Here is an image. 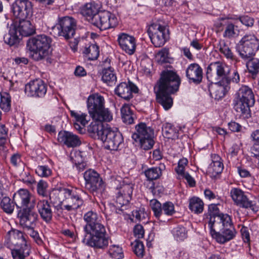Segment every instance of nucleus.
I'll use <instances>...</instances> for the list:
<instances>
[{"mask_svg": "<svg viewBox=\"0 0 259 259\" xmlns=\"http://www.w3.org/2000/svg\"><path fill=\"white\" fill-rule=\"evenodd\" d=\"M147 32L152 43L155 47L162 46L168 39V30L165 26L158 23L151 24Z\"/></svg>", "mask_w": 259, "mask_h": 259, "instance_id": "9b49d317", "label": "nucleus"}, {"mask_svg": "<svg viewBox=\"0 0 259 259\" xmlns=\"http://www.w3.org/2000/svg\"><path fill=\"white\" fill-rule=\"evenodd\" d=\"M93 122L96 123H101L103 122H110L113 119V114L111 111L105 106L101 108L99 110L90 115Z\"/></svg>", "mask_w": 259, "mask_h": 259, "instance_id": "c85d7f7f", "label": "nucleus"}, {"mask_svg": "<svg viewBox=\"0 0 259 259\" xmlns=\"http://www.w3.org/2000/svg\"><path fill=\"white\" fill-rule=\"evenodd\" d=\"M22 37L17 31L13 28L11 25L9 32L6 34L4 36V40L5 42L10 46L18 44Z\"/></svg>", "mask_w": 259, "mask_h": 259, "instance_id": "2f4dec72", "label": "nucleus"}, {"mask_svg": "<svg viewBox=\"0 0 259 259\" xmlns=\"http://www.w3.org/2000/svg\"><path fill=\"white\" fill-rule=\"evenodd\" d=\"M117 41L120 48L128 55H133L136 48L135 38L127 33H121L118 35Z\"/></svg>", "mask_w": 259, "mask_h": 259, "instance_id": "412c9836", "label": "nucleus"}, {"mask_svg": "<svg viewBox=\"0 0 259 259\" xmlns=\"http://www.w3.org/2000/svg\"><path fill=\"white\" fill-rule=\"evenodd\" d=\"M145 175L149 180H156L161 175V168L155 167L149 168L145 171Z\"/></svg>", "mask_w": 259, "mask_h": 259, "instance_id": "49530a36", "label": "nucleus"}, {"mask_svg": "<svg viewBox=\"0 0 259 259\" xmlns=\"http://www.w3.org/2000/svg\"><path fill=\"white\" fill-rule=\"evenodd\" d=\"M229 129L233 132L240 131L241 126L236 122H231L228 123Z\"/></svg>", "mask_w": 259, "mask_h": 259, "instance_id": "774afa93", "label": "nucleus"}, {"mask_svg": "<svg viewBox=\"0 0 259 259\" xmlns=\"http://www.w3.org/2000/svg\"><path fill=\"white\" fill-rule=\"evenodd\" d=\"M150 205L154 212V216L161 222H164L162 216V205L156 199H152L150 201Z\"/></svg>", "mask_w": 259, "mask_h": 259, "instance_id": "58836bf2", "label": "nucleus"}, {"mask_svg": "<svg viewBox=\"0 0 259 259\" xmlns=\"http://www.w3.org/2000/svg\"><path fill=\"white\" fill-rule=\"evenodd\" d=\"M116 182H119V186H117L116 187L117 189L119 190L118 193L126 197L127 198H132L134 185L130 183L127 180H122L120 177H118V179L114 181L115 184H116Z\"/></svg>", "mask_w": 259, "mask_h": 259, "instance_id": "7c9ffc66", "label": "nucleus"}, {"mask_svg": "<svg viewBox=\"0 0 259 259\" xmlns=\"http://www.w3.org/2000/svg\"><path fill=\"white\" fill-rule=\"evenodd\" d=\"M34 227L26 228L27 233L32 237L34 241L39 245H41L43 243V241L39 236L38 233L34 230Z\"/></svg>", "mask_w": 259, "mask_h": 259, "instance_id": "13d9d810", "label": "nucleus"}, {"mask_svg": "<svg viewBox=\"0 0 259 259\" xmlns=\"http://www.w3.org/2000/svg\"><path fill=\"white\" fill-rule=\"evenodd\" d=\"M218 204H211L208 206V211L209 212V221L210 220L211 217L217 218L218 217L224 214V213H220L219 209L218 206Z\"/></svg>", "mask_w": 259, "mask_h": 259, "instance_id": "052dcab7", "label": "nucleus"}, {"mask_svg": "<svg viewBox=\"0 0 259 259\" xmlns=\"http://www.w3.org/2000/svg\"><path fill=\"white\" fill-rule=\"evenodd\" d=\"M91 23L100 30H106L115 27L117 19L115 15L108 11H100L93 17Z\"/></svg>", "mask_w": 259, "mask_h": 259, "instance_id": "ddd939ff", "label": "nucleus"}, {"mask_svg": "<svg viewBox=\"0 0 259 259\" xmlns=\"http://www.w3.org/2000/svg\"><path fill=\"white\" fill-rule=\"evenodd\" d=\"M202 69L197 63H192L187 67L186 71V77L190 82L199 84L202 79Z\"/></svg>", "mask_w": 259, "mask_h": 259, "instance_id": "b1692460", "label": "nucleus"}, {"mask_svg": "<svg viewBox=\"0 0 259 259\" xmlns=\"http://www.w3.org/2000/svg\"><path fill=\"white\" fill-rule=\"evenodd\" d=\"M8 131L5 125L0 124V146H4L6 143Z\"/></svg>", "mask_w": 259, "mask_h": 259, "instance_id": "680f3d73", "label": "nucleus"}, {"mask_svg": "<svg viewBox=\"0 0 259 259\" xmlns=\"http://www.w3.org/2000/svg\"><path fill=\"white\" fill-rule=\"evenodd\" d=\"M230 195L237 205L245 208H249L254 212L258 211V206L253 201L249 200L241 189H232L230 191Z\"/></svg>", "mask_w": 259, "mask_h": 259, "instance_id": "a211bd4d", "label": "nucleus"}, {"mask_svg": "<svg viewBox=\"0 0 259 259\" xmlns=\"http://www.w3.org/2000/svg\"><path fill=\"white\" fill-rule=\"evenodd\" d=\"M162 216L164 218V215L170 217L175 212L174 204L170 201H167L163 203L162 208Z\"/></svg>", "mask_w": 259, "mask_h": 259, "instance_id": "09e8293b", "label": "nucleus"}, {"mask_svg": "<svg viewBox=\"0 0 259 259\" xmlns=\"http://www.w3.org/2000/svg\"><path fill=\"white\" fill-rule=\"evenodd\" d=\"M71 116L74 118V128L80 133L83 134L85 132V126L90 121V117L84 113L80 111H71Z\"/></svg>", "mask_w": 259, "mask_h": 259, "instance_id": "bb28decb", "label": "nucleus"}, {"mask_svg": "<svg viewBox=\"0 0 259 259\" xmlns=\"http://www.w3.org/2000/svg\"><path fill=\"white\" fill-rule=\"evenodd\" d=\"M83 220L86 224L83 226V243L95 248L107 247L108 238L106 236V230L102 224L101 217L96 211L90 210L84 214Z\"/></svg>", "mask_w": 259, "mask_h": 259, "instance_id": "f03ea898", "label": "nucleus"}, {"mask_svg": "<svg viewBox=\"0 0 259 259\" xmlns=\"http://www.w3.org/2000/svg\"><path fill=\"white\" fill-rule=\"evenodd\" d=\"M6 238L7 243L15 247L30 246L27 240V235L18 230L12 229L7 233Z\"/></svg>", "mask_w": 259, "mask_h": 259, "instance_id": "aec40b11", "label": "nucleus"}, {"mask_svg": "<svg viewBox=\"0 0 259 259\" xmlns=\"http://www.w3.org/2000/svg\"><path fill=\"white\" fill-rule=\"evenodd\" d=\"M36 207L41 218L47 223L50 222L52 219L53 211L48 201L39 200L37 203Z\"/></svg>", "mask_w": 259, "mask_h": 259, "instance_id": "cd10ccee", "label": "nucleus"}, {"mask_svg": "<svg viewBox=\"0 0 259 259\" xmlns=\"http://www.w3.org/2000/svg\"><path fill=\"white\" fill-rule=\"evenodd\" d=\"M208 227L211 237L220 244L233 239L236 234L231 218L228 214L211 217L208 221Z\"/></svg>", "mask_w": 259, "mask_h": 259, "instance_id": "39448f33", "label": "nucleus"}, {"mask_svg": "<svg viewBox=\"0 0 259 259\" xmlns=\"http://www.w3.org/2000/svg\"><path fill=\"white\" fill-rule=\"evenodd\" d=\"M189 208L195 213L202 212L204 208L203 201L197 197H193L189 200Z\"/></svg>", "mask_w": 259, "mask_h": 259, "instance_id": "c9c22d12", "label": "nucleus"}, {"mask_svg": "<svg viewBox=\"0 0 259 259\" xmlns=\"http://www.w3.org/2000/svg\"><path fill=\"white\" fill-rule=\"evenodd\" d=\"M246 63L248 72L252 76H256L259 73V59L251 58Z\"/></svg>", "mask_w": 259, "mask_h": 259, "instance_id": "79ce46f5", "label": "nucleus"}, {"mask_svg": "<svg viewBox=\"0 0 259 259\" xmlns=\"http://www.w3.org/2000/svg\"><path fill=\"white\" fill-rule=\"evenodd\" d=\"M12 10L16 18L26 19L32 15V3L28 0H16L12 5Z\"/></svg>", "mask_w": 259, "mask_h": 259, "instance_id": "dca6fc26", "label": "nucleus"}, {"mask_svg": "<svg viewBox=\"0 0 259 259\" xmlns=\"http://www.w3.org/2000/svg\"><path fill=\"white\" fill-rule=\"evenodd\" d=\"M82 193V190L77 188H56L50 191L49 198L53 203L58 204L56 207L58 211L63 210L60 204L64 201H66V204L64 205V209L71 211L83 205V201L81 198Z\"/></svg>", "mask_w": 259, "mask_h": 259, "instance_id": "20e7f679", "label": "nucleus"}, {"mask_svg": "<svg viewBox=\"0 0 259 259\" xmlns=\"http://www.w3.org/2000/svg\"><path fill=\"white\" fill-rule=\"evenodd\" d=\"M88 130L92 137L100 139L107 149L117 150L122 144L123 140L120 132L107 125L105 126L101 123L91 122Z\"/></svg>", "mask_w": 259, "mask_h": 259, "instance_id": "423d86ee", "label": "nucleus"}, {"mask_svg": "<svg viewBox=\"0 0 259 259\" xmlns=\"http://www.w3.org/2000/svg\"><path fill=\"white\" fill-rule=\"evenodd\" d=\"M131 198L124 196L118 192L116 198V205L117 207H122L127 204Z\"/></svg>", "mask_w": 259, "mask_h": 259, "instance_id": "bf43d9fd", "label": "nucleus"}, {"mask_svg": "<svg viewBox=\"0 0 259 259\" xmlns=\"http://www.w3.org/2000/svg\"><path fill=\"white\" fill-rule=\"evenodd\" d=\"M52 39L46 35H39L30 38L27 42L29 56L35 61H40L49 55Z\"/></svg>", "mask_w": 259, "mask_h": 259, "instance_id": "0eeeda50", "label": "nucleus"}, {"mask_svg": "<svg viewBox=\"0 0 259 259\" xmlns=\"http://www.w3.org/2000/svg\"><path fill=\"white\" fill-rule=\"evenodd\" d=\"M163 136L167 138L175 139L178 138V132L169 123L166 124L162 128Z\"/></svg>", "mask_w": 259, "mask_h": 259, "instance_id": "c03bdc74", "label": "nucleus"}, {"mask_svg": "<svg viewBox=\"0 0 259 259\" xmlns=\"http://www.w3.org/2000/svg\"><path fill=\"white\" fill-rule=\"evenodd\" d=\"M258 49L259 39L251 34L245 35L237 46V51L239 56L244 60L252 58Z\"/></svg>", "mask_w": 259, "mask_h": 259, "instance_id": "1a4fd4ad", "label": "nucleus"}, {"mask_svg": "<svg viewBox=\"0 0 259 259\" xmlns=\"http://www.w3.org/2000/svg\"><path fill=\"white\" fill-rule=\"evenodd\" d=\"M239 20L243 25L246 26H252L254 23L253 19L248 16L240 17Z\"/></svg>", "mask_w": 259, "mask_h": 259, "instance_id": "0e129e2a", "label": "nucleus"}, {"mask_svg": "<svg viewBox=\"0 0 259 259\" xmlns=\"http://www.w3.org/2000/svg\"><path fill=\"white\" fill-rule=\"evenodd\" d=\"M133 215L137 220L141 221L145 218L146 216H147V213L144 212L143 210H136L133 211Z\"/></svg>", "mask_w": 259, "mask_h": 259, "instance_id": "69168bd1", "label": "nucleus"}, {"mask_svg": "<svg viewBox=\"0 0 259 259\" xmlns=\"http://www.w3.org/2000/svg\"><path fill=\"white\" fill-rule=\"evenodd\" d=\"M20 224L24 228L34 227L38 220V214L34 208L26 207L20 209L18 213Z\"/></svg>", "mask_w": 259, "mask_h": 259, "instance_id": "f3484780", "label": "nucleus"}, {"mask_svg": "<svg viewBox=\"0 0 259 259\" xmlns=\"http://www.w3.org/2000/svg\"><path fill=\"white\" fill-rule=\"evenodd\" d=\"M206 77L209 82L214 83L209 91L215 100H220L225 96L230 89L229 84L231 82L237 83L240 81L237 71L234 70L231 74L229 66L220 61L212 62L209 65Z\"/></svg>", "mask_w": 259, "mask_h": 259, "instance_id": "f257e3e1", "label": "nucleus"}, {"mask_svg": "<svg viewBox=\"0 0 259 259\" xmlns=\"http://www.w3.org/2000/svg\"><path fill=\"white\" fill-rule=\"evenodd\" d=\"M181 83L178 75L171 71H164L161 74V77L154 87L157 102L167 110L170 109L173 104L171 94L177 92Z\"/></svg>", "mask_w": 259, "mask_h": 259, "instance_id": "7ed1b4c3", "label": "nucleus"}, {"mask_svg": "<svg viewBox=\"0 0 259 259\" xmlns=\"http://www.w3.org/2000/svg\"><path fill=\"white\" fill-rule=\"evenodd\" d=\"M11 162L15 166H17L21 163L20 155L18 154H14L11 158Z\"/></svg>", "mask_w": 259, "mask_h": 259, "instance_id": "338daca9", "label": "nucleus"}, {"mask_svg": "<svg viewBox=\"0 0 259 259\" xmlns=\"http://www.w3.org/2000/svg\"><path fill=\"white\" fill-rule=\"evenodd\" d=\"M235 35V25L231 22H227L224 29L223 37L227 38H231L234 37Z\"/></svg>", "mask_w": 259, "mask_h": 259, "instance_id": "603ef678", "label": "nucleus"}, {"mask_svg": "<svg viewBox=\"0 0 259 259\" xmlns=\"http://www.w3.org/2000/svg\"><path fill=\"white\" fill-rule=\"evenodd\" d=\"M136 132L133 135V139L143 149L148 150L151 149L154 144V130L147 126L145 123L141 122L136 126Z\"/></svg>", "mask_w": 259, "mask_h": 259, "instance_id": "9d476101", "label": "nucleus"}, {"mask_svg": "<svg viewBox=\"0 0 259 259\" xmlns=\"http://www.w3.org/2000/svg\"><path fill=\"white\" fill-rule=\"evenodd\" d=\"M83 54L88 60H95L99 55V48L96 44H91L85 48Z\"/></svg>", "mask_w": 259, "mask_h": 259, "instance_id": "f704fd0d", "label": "nucleus"}, {"mask_svg": "<svg viewBox=\"0 0 259 259\" xmlns=\"http://www.w3.org/2000/svg\"><path fill=\"white\" fill-rule=\"evenodd\" d=\"M25 92L31 97H42L46 94L47 85L42 80L36 79L26 84Z\"/></svg>", "mask_w": 259, "mask_h": 259, "instance_id": "6ab92c4d", "label": "nucleus"}, {"mask_svg": "<svg viewBox=\"0 0 259 259\" xmlns=\"http://www.w3.org/2000/svg\"><path fill=\"white\" fill-rule=\"evenodd\" d=\"M135 236L138 238H142L144 235V230L143 226L141 225H137L134 228Z\"/></svg>", "mask_w": 259, "mask_h": 259, "instance_id": "e2e57ef3", "label": "nucleus"}, {"mask_svg": "<svg viewBox=\"0 0 259 259\" xmlns=\"http://www.w3.org/2000/svg\"><path fill=\"white\" fill-rule=\"evenodd\" d=\"M211 160L212 162L208 167L207 171L212 176L215 177L222 172L224 165L222 158L217 154H214L211 155Z\"/></svg>", "mask_w": 259, "mask_h": 259, "instance_id": "c756f323", "label": "nucleus"}, {"mask_svg": "<svg viewBox=\"0 0 259 259\" xmlns=\"http://www.w3.org/2000/svg\"><path fill=\"white\" fill-rule=\"evenodd\" d=\"M218 47L220 52L227 59L232 61H236V57L224 39H220Z\"/></svg>", "mask_w": 259, "mask_h": 259, "instance_id": "e433bc0d", "label": "nucleus"}, {"mask_svg": "<svg viewBox=\"0 0 259 259\" xmlns=\"http://www.w3.org/2000/svg\"><path fill=\"white\" fill-rule=\"evenodd\" d=\"M58 141L68 147H75L81 144V141L78 136L72 133L65 131L59 133Z\"/></svg>", "mask_w": 259, "mask_h": 259, "instance_id": "393cba45", "label": "nucleus"}, {"mask_svg": "<svg viewBox=\"0 0 259 259\" xmlns=\"http://www.w3.org/2000/svg\"><path fill=\"white\" fill-rule=\"evenodd\" d=\"M11 25L21 37L28 36L35 32L34 26L30 21L26 19H19V21L14 22Z\"/></svg>", "mask_w": 259, "mask_h": 259, "instance_id": "5701e85b", "label": "nucleus"}, {"mask_svg": "<svg viewBox=\"0 0 259 259\" xmlns=\"http://www.w3.org/2000/svg\"><path fill=\"white\" fill-rule=\"evenodd\" d=\"M71 158L72 159L73 162L75 164L77 169L79 171L82 170L84 169V164L81 162L82 158L80 152H75L74 153H71Z\"/></svg>", "mask_w": 259, "mask_h": 259, "instance_id": "864d4df0", "label": "nucleus"}, {"mask_svg": "<svg viewBox=\"0 0 259 259\" xmlns=\"http://www.w3.org/2000/svg\"><path fill=\"white\" fill-rule=\"evenodd\" d=\"M251 137L252 140L255 142L251 148V153L253 154L254 157L258 159L257 164L259 167V130L253 131L251 134Z\"/></svg>", "mask_w": 259, "mask_h": 259, "instance_id": "ea45409f", "label": "nucleus"}, {"mask_svg": "<svg viewBox=\"0 0 259 259\" xmlns=\"http://www.w3.org/2000/svg\"><path fill=\"white\" fill-rule=\"evenodd\" d=\"M100 5L95 2H91L87 4L81 10L83 15L89 17V20L91 22L92 19L95 15L99 12Z\"/></svg>", "mask_w": 259, "mask_h": 259, "instance_id": "473e14b6", "label": "nucleus"}, {"mask_svg": "<svg viewBox=\"0 0 259 259\" xmlns=\"http://www.w3.org/2000/svg\"><path fill=\"white\" fill-rule=\"evenodd\" d=\"M102 79L108 84L114 82L116 80V76L113 68L111 67L104 68L102 70Z\"/></svg>", "mask_w": 259, "mask_h": 259, "instance_id": "4c0bfd02", "label": "nucleus"}, {"mask_svg": "<svg viewBox=\"0 0 259 259\" xmlns=\"http://www.w3.org/2000/svg\"><path fill=\"white\" fill-rule=\"evenodd\" d=\"M30 252V246H23L15 247L11 250V253L13 259H25L29 255Z\"/></svg>", "mask_w": 259, "mask_h": 259, "instance_id": "72a5a7b5", "label": "nucleus"}, {"mask_svg": "<svg viewBox=\"0 0 259 259\" xmlns=\"http://www.w3.org/2000/svg\"><path fill=\"white\" fill-rule=\"evenodd\" d=\"M13 201L17 208L21 209L26 207L34 208L36 199L27 189H21L13 195Z\"/></svg>", "mask_w": 259, "mask_h": 259, "instance_id": "4468645a", "label": "nucleus"}, {"mask_svg": "<svg viewBox=\"0 0 259 259\" xmlns=\"http://www.w3.org/2000/svg\"><path fill=\"white\" fill-rule=\"evenodd\" d=\"M234 109L245 118L250 116V107L255 102L254 96L252 89L247 85H243L236 94Z\"/></svg>", "mask_w": 259, "mask_h": 259, "instance_id": "6e6552de", "label": "nucleus"}, {"mask_svg": "<svg viewBox=\"0 0 259 259\" xmlns=\"http://www.w3.org/2000/svg\"><path fill=\"white\" fill-rule=\"evenodd\" d=\"M87 103L90 115L105 106V99L99 94H94L89 96Z\"/></svg>", "mask_w": 259, "mask_h": 259, "instance_id": "a878e982", "label": "nucleus"}, {"mask_svg": "<svg viewBox=\"0 0 259 259\" xmlns=\"http://www.w3.org/2000/svg\"><path fill=\"white\" fill-rule=\"evenodd\" d=\"M108 252L113 258L121 259L123 257L122 248L119 245H111Z\"/></svg>", "mask_w": 259, "mask_h": 259, "instance_id": "8fccbe9b", "label": "nucleus"}, {"mask_svg": "<svg viewBox=\"0 0 259 259\" xmlns=\"http://www.w3.org/2000/svg\"><path fill=\"white\" fill-rule=\"evenodd\" d=\"M15 203L14 201L7 196L3 197L0 203V206L3 211L8 213L12 214L14 210Z\"/></svg>", "mask_w": 259, "mask_h": 259, "instance_id": "a19ab883", "label": "nucleus"}, {"mask_svg": "<svg viewBox=\"0 0 259 259\" xmlns=\"http://www.w3.org/2000/svg\"><path fill=\"white\" fill-rule=\"evenodd\" d=\"M35 172L41 177H48L51 175L50 168L46 165H39L35 169Z\"/></svg>", "mask_w": 259, "mask_h": 259, "instance_id": "4d7b16f0", "label": "nucleus"}, {"mask_svg": "<svg viewBox=\"0 0 259 259\" xmlns=\"http://www.w3.org/2000/svg\"><path fill=\"white\" fill-rule=\"evenodd\" d=\"M172 233L174 237L179 241L184 240L187 236L186 229L182 226H177L172 230Z\"/></svg>", "mask_w": 259, "mask_h": 259, "instance_id": "de8ad7c7", "label": "nucleus"}, {"mask_svg": "<svg viewBox=\"0 0 259 259\" xmlns=\"http://www.w3.org/2000/svg\"><path fill=\"white\" fill-rule=\"evenodd\" d=\"M122 120L124 122L127 124H132L134 122V119L132 116V111L127 104H124L120 109Z\"/></svg>", "mask_w": 259, "mask_h": 259, "instance_id": "37998d69", "label": "nucleus"}, {"mask_svg": "<svg viewBox=\"0 0 259 259\" xmlns=\"http://www.w3.org/2000/svg\"><path fill=\"white\" fill-rule=\"evenodd\" d=\"M133 250L135 253L140 257H142L144 255V248L143 243L136 240L133 244Z\"/></svg>", "mask_w": 259, "mask_h": 259, "instance_id": "6e6d98bb", "label": "nucleus"}, {"mask_svg": "<svg viewBox=\"0 0 259 259\" xmlns=\"http://www.w3.org/2000/svg\"><path fill=\"white\" fill-rule=\"evenodd\" d=\"M76 26V20L69 16L59 18L56 25L58 30V35L63 36L66 39H70L74 36Z\"/></svg>", "mask_w": 259, "mask_h": 259, "instance_id": "f8f14e48", "label": "nucleus"}, {"mask_svg": "<svg viewBox=\"0 0 259 259\" xmlns=\"http://www.w3.org/2000/svg\"><path fill=\"white\" fill-rule=\"evenodd\" d=\"M168 50L163 48L156 54L155 58L158 63L162 64L168 62Z\"/></svg>", "mask_w": 259, "mask_h": 259, "instance_id": "3c124183", "label": "nucleus"}, {"mask_svg": "<svg viewBox=\"0 0 259 259\" xmlns=\"http://www.w3.org/2000/svg\"><path fill=\"white\" fill-rule=\"evenodd\" d=\"M138 91L137 87L130 81L120 83L115 90L116 94L125 100H130L133 97V93Z\"/></svg>", "mask_w": 259, "mask_h": 259, "instance_id": "4be33fe9", "label": "nucleus"}, {"mask_svg": "<svg viewBox=\"0 0 259 259\" xmlns=\"http://www.w3.org/2000/svg\"><path fill=\"white\" fill-rule=\"evenodd\" d=\"M48 187V184L46 182L40 180L37 184L36 189L38 194L44 197H47L48 196L47 192Z\"/></svg>", "mask_w": 259, "mask_h": 259, "instance_id": "5fc2aeb1", "label": "nucleus"}, {"mask_svg": "<svg viewBox=\"0 0 259 259\" xmlns=\"http://www.w3.org/2000/svg\"><path fill=\"white\" fill-rule=\"evenodd\" d=\"M11 97L10 95L4 92L1 94L0 107L5 112H8L11 109Z\"/></svg>", "mask_w": 259, "mask_h": 259, "instance_id": "a18cd8bd", "label": "nucleus"}, {"mask_svg": "<svg viewBox=\"0 0 259 259\" xmlns=\"http://www.w3.org/2000/svg\"><path fill=\"white\" fill-rule=\"evenodd\" d=\"M85 187L94 193L101 191L103 188V182L99 174L95 170L89 169L84 173Z\"/></svg>", "mask_w": 259, "mask_h": 259, "instance_id": "2eb2a0df", "label": "nucleus"}]
</instances>
